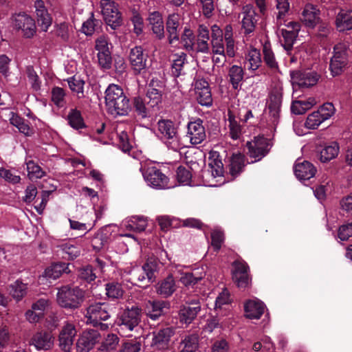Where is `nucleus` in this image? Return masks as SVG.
Returning a JSON list of instances; mask_svg holds the SVG:
<instances>
[{"label": "nucleus", "mask_w": 352, "mask_h": 352, "mask_svg": "<svg viewBox=\"0 0 352 352\" xmlns=\"http://www.w3.org/2000/svg\"><path fill=\"white\" fill-rule=\"evenodd\" d=\"M104 98L107 109L113 116H126L131 111L129 100L118 85L108 86Z\"/></svg>", "instance_id": "nucleus-1"}, {"label": "nucleus", "mask_w": 352, "mask_h": 352, "mask_svg": "<svg viewBox=\"0 0 352 352\" xmlns=\"http://www.w3.org/2000/svg\"><path fill=\"white\" fill-rule=\"evenodd\" d=\"M157 135L169 150L177 152L184 147L177 127L170 120L161 119L158 120Z\"/></svg>", "instance_id": "nucleus-2"}, {"label": "nucleus", "mask_w": 352, "mask_h": 352, "mask_svg": "<svg viewBox=\"0 0 352 352\" xmlns=\"http://www.w3.org/2000/svg\"><path fill=\"white\" fill-rule=\"evenodd\" d=\"M85 292L78 287L65 285L58 289L56 302L63 308L74 309L84 300Z\"/></svg>", "instance_id": "nucleus-3"}, {"label": "nucleus", "mask_w": 352, "mask_h": 352, "mask_svg": "<svg viewBox=\"0 0 352 352\" xmlns=\"http://www.w3.org/2000/svg\"><path fill=\"white\" fill-rule=\"evenodd\" d=\"M141 320V309L133 306L130 309H126L121 313L116 320L120 333L124 336H131L130 332L135 330Z\"/></svg>", "instance_id": "nucleus-4"}, {"label": "nucleus", "mask_w": 352, "mask_h": 352, "mask_svg": "<svg viewBox=\"0 0 352 352\" xmlns=\"http://www.w3.org/2000/svg\"><path fill=\"white\" fill-rule=\"evenodd\" d=\"M211 48L212 60L217 67H222L226 62L227 55L226 46L224 45L223 40V31L217 25L211 27Z\"/></svg>", "instance_id": "nucleus-5"}, {"label": "nucleus", "mask_w": 352, "mask_h": 352, "mask_svg": "<svg viewBox=\"0 0 352 352\" xmlns=\"http://www.w3.org/2000/svg\"><path fill=\"white\" fill-rule=\"evenodd\" d=\"M348 45L340 43L333 47V55L330 61V70L333 76L341 74L348 63Z\"/></svg>", "instance_id": "nucleus-6"}, {"label": "nucleus", "mask_w": 352, "mask_h": 352, "mask_svg": "<svg viewBox=\"0 0 352 352\" xmlns=\"http://www.w3.org/2000/svg\"><path fill=\"white\" fill-rule=\"evenodd\" d=\"M100 8L104 20L112 29L121 25V13L118 4L113 0H100Z\"/></svg>", "instance_id": "nucleus-7"}, {"label": "nucleus", "mask_w": 352, "mask_h": 352, "mask_svg": "<svg viewBox=\"0 0 352 352\" xmlns=\"http://www.w3.org/2000/svg\"><path fill=\"white\" fill-rule=\"evenodd\" d=\"M144 179L148 186L156 189H165L168 186V178L155 167H148L142 173Z\"/></svg>", "instance_id": "nucleus-8"}, {"label": "nucleus", "mask_w": 352, "mask_h": 352, "mask_svg": "<svg viewBox=\"0 0 352 352\" xmlns=\"http://www.w3.org/2000/svg\"><path fill=\"white\" fill-rule=\"evenodd\" d=\"M282 103V92L280 90L272 91L268 101V114L267 120L270 127L275 129L278 124L280 118V111Z\"/></svg>", "instance_id": "nucleus-9"}, {"label": "nucleus", "mask_w": 352, "mask_h": 352, "mask_svg": "<svg viewBox=\"0 0 352 352\" xmlns=\"http://www.w3.org/2000/svg\"><path fill=\"white\" fill-rule=\"evenodd\" d=\"M247 147L250 157L254 159L253 162H257L269 152L271 144L267 138L258 136L254 138L251 142H248Z\"/></svg>", "instance_id": "nucleus-10"}, {"label": "nucleus", "mask_w": 352, "mask_h": 352, "mask_svg": "<svg viewBox=\"0 0 352 352\" xmlns=\"http://www.w3.org/2000/svg\"><path fill=\"white\" fill-rule=\"evenodd\" d=\"M291 79L293 85V88L298 87H309L315 85L318 80L320 76L314 71H292L291 72Z\"/></svg>", "instance_id": "nucleus-11"}, {"label": "nucleus", "mask_w": 352, "mask_h": 352, "mask_svg": "<svg viewBox=\"0 0 352 352\" xmlns=\"http://www.w3.org/2000/svg\"><path fill=\"white\" fill-rule=\"evenodd\" d=\"M87 322L96 326L101 320H107L110 317L108 305L104 303H94L90 305L85 314Z\"/></svg>", "instance_id": "nucleus-12"}, {"label": "nucleus", "mask_w": 352, "mask_h": 352, "mask_svg": "<svg viewBox=\"0 0 352 352\" xmlns=\"http://www.w3.org/2000/svg\"><path fill=\"white\" fill-rule=\"evenodd\" d=\"M157 269V263L155 261H148L142 268L134 269L133 277L139 283H145L146 285L153 283L155 276V272Z\"/></svg>", "instance_id": "nucleus-13"}, {"label": "nucleus", "mask_w": 352, "mask_h": 352, "mask_svg": "<svg viewBox=\"0 0 352 352\" xmlns=\"http://www.w3.org/2000/svg\"><path fill=\"white\" fill-rule=\"evenodd\" d=\"M14 27L21 30L23 35L26 38H30L36 32V25L34 19L29 15L22 13L14 16Z\"/></svg>", "instance_id": "nucleus-14"}, {"label": "nucleus", "mask_w": 352, "mask_h": 352, "mask_svg": "<svg viewBox=\"0 0 352 352\" xmlns=\"http://www.w3.org/2000/svg\"><path fill=\"white\" fill-rule=\"evenodd\" d=\"M164 87V83L162 81L154 79L151 80L146 98L148 107L154 108L162 102Z\"/></svg>", "instance_id": "nucleus-15"}, {"label": "nucleus", "mask_w": 352, "mask_h": 352, "mask_svg": "<svg viewBox=\"0 0 352 352\" xmlns=\"http://www.w3.org/2000/svg\"><path fill=\"white\" fill-rule=\"evenodd\" d=\"M195 92L199 104L209 107L212 104V98L208 82L204 79L195 80Z\"/></svg>", "instance_id": "nucleus-16"}, {"label": "nucleus", "mask_w": 352, "mask_h": 352, "mask_svg": "<svg viewBox=\"0 0 352 352\" xmlns=\"http://www.w3.org/2000/svg\"><path fill=\"white\" fill-rule=\"evenodd\" d=\"M129 63L135 74H140L146 68L147 55L141 47H135L130 51Z\"/></svg>", "instance_id": "nucleus-17"}, {"label": "nucleus", "mask_w": 352, "mask_h": 352, "mask_svg": "<svg viewBox=\"0 0 352 352\" xmlns=\"http://www.w3.org/2000/svg\"><path fill=\"white\" fill-rule=\"evenodd\" d=\"M232 279L239 288L245 289L250 286L251 279L245 263L235 261L233 263Z\"/></svg>", "instance_id": "nucleus-18"}, {"label": "nucleus", "mask_w": 352, "mask_h": 352, "mask_svg": "<svg viewBox=\"0 0 352 352\" xmlns=\"http://www.w3.org/2000/svg\"><path fill=\"white\" fill-rule=\"evenodd\" d=\"M174 334L172 328L166 327L153 332L151 347L156 350L168 349L170 338Z\"/></svg>", "instance_id": "nucleus-19"}, {"label": "nucleus", "mask_w": 352, "mask_h": 352, "mask_svg": "<svg viewBox=\"0 0 352 352\" xmlns=\"http://www.w3.org/2000/svg\"><path fill=\"white\" fill-rule=\"evenodd\" d=\"M76 335V330L74 325L69 322H65L58 337L59 346L63 351L65 352L70 351Z\"/></svg>", "instance_id": "nucleus-20"}, {"label": "nucleus", "mask_w": 352, "mask_h": 352, "mask_svg": "<svg viewBox=\"0 0 352 352\" xmlns=\"http://www.w3.org/2000/svg\"><path fill=\"white\" fill-rule=\"evenodd\" d=\"M99 333L95 330L84 331L76 342V352H89L98 341Z\"/></svg>", "instance_id": "nucleus-21"}, {"label": "nucleus", "mask_w": 352, "mask_h": 352, "mask_svg": "<svg viewBox=\"0 0 352 352\" xmlns=\"http://www.w3.org/2000/svg\"><path fill=\"white\" fill-rule=\"evenodd\" d=\"M200 311L201 305L198 300L190 301L188 305H183L179 310L180 322L186 324H190Z\"/></svg>", "instance_id": "nucleus-22"}, {"label": "nucleus", "mask_w": 352, "mask_h": 352, "mask_svg": "<svg viewBox=\"0 0 352 352\" xmlns=\"http://www.w3.org/2000/svg\"><path fill=\"white\" fill-rule=\"evenodd\" d=\"M242 28L245 34H249L254 31L257 23L256 13L254 6L251 4L244 6L242 8Z\"/></svg>", "instance_id": "nucleus-23"}, {"label": "nucleus", "mask_w": 352, "mask_h": 352, "mask_svg": "<svg viewBox=\"0 0 352 352\" xmlns=\"http://www.w3.org/2000/svg\"><path fill=\"white\" fill-rule=\"evenodd\" d=\"M285 28L281 29L284 42L283 45L285 50L289 51L292 48L295 39L300 29V25L295 21H289L285 24Z\"/></svg>", "instance_id": "nucleus-24"}, {"label": "nucleus", "mask_w": 352, "mask_h": 352, "mask_svg": "<svg viewBox=\"0 0 352 352\" xmlns=\"http://www.w3.org/2000/svg\"><path fill=\"white\" fill-rule=\"evenodd\" d=\"M205 128L199 119L188 124L187 137L192 144H199L206 139Z\"/></svg>", "instance_id": "nucleus-25"}, {"label": "nucleus", "mask_w": 352, "mask_h": 352, "mask_svg": "<svg viewBox=\"0 0 352 352\" xmlns=\"http://www.w3.org/2000/svg\"><path fill=\"white\" fill-rule=\"evenodd\" d=\"M294 172L296 177L300 181L309 180L316 173V167L309 162L298 160L294 166Z\"/></svg>", "instance_id": "nucleus-26"}, {"label": "nucleus", "mask_w": 352, "mask_h": 352, "mask_svg": "<svg viewBox=\"0 0 352 352\" xmlns=\"http://www.w3.org/2000/svg\"><path fill=\"white\" fill-rule=\"evenodd\" d=\"M170 307L169 302L164 300H149L145 305V312L153 320H157Z\"/></svg>", "instance_id": "nucleus-27"}, {"label": "nucleus", "mask_w": 352, "mask_h": 352, "mask_svg": "<svg viewBox=\"0 0 352 352\" xmlns=\"http://www.w3.org/2000/svg\"><path fill=\"white\" fill-rule=\"evenodd\" d=\"M34 7L38 26L43 31H47L52 25V19L45 8L44 2L42 0H36L34 2Z\"/></svg>", "instance_id": "nucleus-28"}, {"label": "nucleus", "mask_w": 352, "mask_h": 352, "mask_svg": "<svg viewBox=\"0 0 352 352\" xmlns=\"http://www.w3.org/2000/svg\"><path fill=\"white\" fill-rule=\"evenodd\" d=\"M265 309L263 302L256 298L248 300L244 304L245 316L249 319H259Z\"/></svg>", "instance_id": "nucleus-29"}, {"label": "nucleus", "mask_w": 352, "mask_h": 352, "mask_svg": "<svg viewBox=\"0 0 352 352\" xmlns=\"http://www.w3.org/2000/svg\"><path fill=\"white\" fill-rule=\"evenodd\" d=\"M177 288L176 281L171 274L160 280L155 286L156 293L163 298L172 296Z\"/></svg>", "instance_id": "nucleus-30"}, {"label": "nucleus", "mask_w": 352, "mask_h": 352, "mask_svg": "<svg viewBox=\"0 0 352 352\" xmlns=\"http://www.w3.org/2000/svg\"><path fill=\"white\" fill-rule=\"evenodd\" d=\"M320 11L312 4L308 3L304 7L300 20L307 27L314 28L319 22Z\"/></svg>", "instance_id": "nucleus-31"}, {"label": "nucleus", "mask_w": 352, "mask_h": 352, "mask_svg": "<svg viewBox=\"0 0 352 352\" xmlns=\"http://www.w3.org/2000/svg\"><path fill=\"white\" fill-rule=\"evenodd\" d=\"M30 343L37 350H49L54 345V338L50 333L38 332L33 336Z\"/></svg>", "instance_id": "nucleus-32"}, {"label": "nucleus", "mask_w": 352, "mask_h": 352, "mask_svg": "<svg viewBox=\"0 0 352 352\" xmlns=\"http://www.w3.org/2000/svg\"><path fill=\"white\" fill-rule=\"evenodd\" d=\"M148 20L153 32L156 36L159 38H163L164 35V27L161 14L158 12H153L149 14Z\"/></svg>", "instance_id": "nucleus-33"}, {"label": "nucleus", "mask_w": 352, "mask_h": 352, "mask_svg": "<svg viewBox=\"0 0 352 352\" xmlns=\"http://www.w3.org/2000/svg\"><path fill=\"white\" fill-rule=\"evenodd\" d=\"M210 38L209 30L204 25L199 26L198 37L197 41V51L201 53H208L210 51L208 40Z\"/></svg>", "instance_id": "nucleus-34"}, {"label": "nucleus", "mask_w": 352, "mask_h": 352, "mask_svg": "<svg viewBox=\"0 0 352 352\" xmlns=\"http://www.w3.org/2000/svg\"><path fill=\"white\" fill-rule=\"evenodd\" d=\"M336 27L340 32L352 29V10H341L336 16Z\"/></svg>", "instance_id": "nucleus-35"}, {"label": "nucleus", "mask_w": 352, "mask_h": 352, "mask_svg": "<svg viewBox=\"0 0 352 352\" xmlns=\"http://www.w3.org/2000/svg\"><path fill=\"white\" fill-rule=\"evenodd\" d=\"M179 23V15L173 13L168 16L166 22V30L168 32V40L170 43H173L174 41L179 40V34L177 28Z\"/></svg>", "instance_id": "nucleus-36"}, {"label": "nucleus", "mask_w": 352, "mask_h": 352, "mask_svg": "<svg viewBox=\"0 0 352 352\" xmlns=\"http://www.w3.org/2000/svg\"><path fill=\"white\" fill-rule=\"evenodd\" d=\"M147 224V219L140 216L132 217L122 222V226L126 229L138 232L144 231Z\"/></svg>", "instance_id": "nucleus-37"}, {"label": "nucleus", "mask_w": 352, "mask_h": 352, "mask_svg": "<svg viewBox=\"0 0 352 352\" xmlns=\"http://www.w3.org/2000/svg\"><path fill=\"white\" fill-rule=\"evenodd\" d=\"M68 265L66 263H55L45 269L43 277L50 280H56L59 278L63 273L67 272Z\"/></svg>", "instance_id": "nucleus-38"}, {"label": "nucleus", "mask_w": 352, "mask_h": 352, "mask_svg": "<svg viewBox=\"0 0 352 352\" xmlns=\"http://www.w3.org/2000/svg\"><path fill=\"white\" fill-rule=\"evenodd\" d=\"M223 37L226 42L227 55L228 57L232 58L235 56L236 46L233 38V28L231 25H227L225 27L224 33H223Z\"/></svg>", "instance_id": "nucleus-39"}, {"label": "nucleus", "mask_w": 352, "mask_h": 352, "mask_svg": "<svg viewBox=\"0 0 352 352\" xmlns=\"http://www.w3.org/2000/svg\"><path fill=\"white\" fill-rule=\"evenodd\" d=\"M316 103L317 101L314 98H309L306 100H296L292 102L291 110L296 115L303 114Z\"/></svg>", "instance_id": "nucleus-40"}, {"label": "nucleus", "mask_w": 352, "mask_h": 352, "mask_svg": "<svg viewBox=\"0 0 352 352\" xmlns=\"http://www.w3.org/2000/svg\"><path fill=\"white\" fill-rule=\"evenodd\" d=\"M69 87L71 91L79 99L85 97L84 86L85 81L79 77L72 76L67 79Z\"/></svg>", "instance_id": "nucleus-41"}, {"label": "nucleus", "mask_w": 352, "mask_h": 352, "mask_svg": "<svg viewBox=\"0 0 352 352\" xmlns=\"http://www.w3.org/2000/svg\"><path fill=\"white\" fill-rule=\"evenodd\" d=\"M340 152V146L337 142H331L326 145L320 151L321 162H329L336 157Z\"/></svg>", "instance_id": "nucleus-42"}, {"label": "nucleus", "mask_w": 352, "mask_h": 352, "mask_svg": "<svg viewBox=\"0 0 352 352\" xmlns=\"http://www.w3.org/2000/svg\"><path fill=\"white\" fill-rule=\"evenodd\" d=\"M228 75L233 89H239L243 80L244 72L243 68L238 65H232L229 69Z\"/></svg>", "instance_id": "nucleus-43"}, {"label": "nucleus", "mask_w": 352, "mask_h": 352, "mask_svg": "<svg viewBox=\"0 0 352 352\" xmlns=\"http://www.w3.org/2000/svg\"><path fill=\"white\" fill-rule=\"evenodd\" d=\"M246 65L249 70H256L261 64V57L259 50L251 48L246 54Z\"/></svg>", "instance_id": "nucleus-44"}, {"label": "nucleus", "mask_w": 352, "mask_h": 352, "mask_svg": "<svg viewBox=\"0 0 352 352\" xmlns=\"http://www.w3.org/2000/svg\"><path fill=\"white\" fill-rule=\"evenodd\" d=\"M263 53L264 56V61L269 68L272 71L278 70V65L276 60L274 54L272 50L271 45L269 43H265L263 46Z\"/></svg>", "instance_id": "nucleus-45"}, {"label": "nucleus", "mask_w": 352, "mask_h": 352, "mask_svg": "<svg viewBox=\"0 0 352 352\" xmlns=\"http://www.w3.org/2000/svg\"><path fill=\"white\" fill-rule=\"evenodd\" d=\"M198 349V336L188 335L183 339L179 344L180 352H195Z\"/></svg>", "instance_id": "nucleus-46"}, {"label": "nucleus", "mask_w": 352, "mask_h": 352, "mask_svg": "<svg viewBox=\"0 0 352 352\" xmlns=\"http://www.w3.org/2000/svg\"><path fill=\"white\" fill-rule=\"evenodd\" d=\"M244 166V156L241 153L233 154L230 160V173L233 177H236Z\"/></svg>", "instance_id": "nucleus-47"}, {"label": "nucleus", "mask_w": 352, "mask_h": 352, "mask_svg": "<svg viewBox=\"0 0 352 352\" xmlns=\"http://www.w3.org/2000/svg\"><path fill=\"white\" fill-rule=\"evenodd\" d=\"M208 166L212 175L214 177H221L223 173V165L219 155L213 153L210 155L208 160Z\"/></svg>", "instance_id": "nucleus-48"}, {"label": "nucleus", "mask_w": 352, "mask_h": 352, "mask_svg": "<svg viewBox=\"0 0 352 352\" xmlns=\"http://www.w3.org/2000/svg\"><path fill=\"white\" fill-rule=\"evenodd\" d=\"M119 342V338L115 334H109L96 352H115Z\"/></svg>", "instance_id": "nucleus-49"}, {"label": "nucleus", "mask_w": 352, "mask_h": 352, "mask_svg": "<svg viewBox=\"0 0 352 352\" xmlns=\"http://www.w3.org/2000/svg\"><path fill=\"white\" fill-rule=\"evenodd\" d=\"M186 63V54L180 53L175 54L173 58L171 72L173 76L178 77L182 74L183 68Z\"/></svg>", "instance_id": "nucleus-50"}, {"label": "nucleus", "mask_w": 352, "mask_h": 352, "mask_svg": "<svg viewBox=\"0 0 352 352\" xmlns=\"http://www.w3.org/2000/svg\"><path fill=\"white\" fill-rule=\"evenodd\" d=\"M204 272L198 273L197 272L184 273L180 277V282L186 287L193 286L204 277Z\"/></svg>", "instance_id": "nucleus-51"}, {"label": "nucleus", "mask_w": 352, "mask_h": 352, "mask_svg": "<svg viewBox=\"0 0 352 352\" xmlns=\"http://www.w3.org/2000/svg\"><path fill=\"white\" fill-rule=\"evenodd\" d=\"M27 290V284L17 280L11 285L10 292L14 300L19 301L26 295Z\"/></svg>", "instance_id": "nucleus-52"}, {"label": "nucleus", "mask_w": 352, "mask_h": 352, "mask_svg": "<svg viewBox=\"0 0 352 352\" xmlns=\"http://www.w3.org/2000/svg\"><path fill=\"white\" fill-rule=\"evenodd\" d=\"M10 123L16 126L19 131L25 134L30 135L31 134V129L29 125L24 121V120L19 116L12 113V116L10 118Z\"/></svg>", "instance_id": "nucleus-53"}, {"label": "nucleus", "mask_w": 352, "mask_h": 352, "mask_svg": "<svg viewBox=\"0 0 352 352\" xmlns=\"http://www.w3.org/2000/svg\"><path fill=\"white\" fill-rule=\"evenodd\" d=\"M28 175L30 179H40L45 175V172L32 160L26 162Z\"/></svg>", "instance_id": "nucleus-54"}, {"label": "nucleus", "mask_w": 352, "mask_h": 352, "mask_svg": "<svg viewBox=\"0 0 352 352\" xmlns=\"http://www.w3.org/2000/svg\"><path fill=\"white\" fill-rule=\"evenodd\" d=\"M323 122H324V120L320 116V112L317 110L308 116L305 122V126L308 129H315Z\"/></svg>", "instance_id": "nucleus-55"}, {"label": "nucleus", "mask_w": 352, "mask_h": 352, "mask_svg": "<svg viewBox=\"0 0 352 352\" xmlns=\"http://www.w3.org/2000/svg\"><path fill=\"white\" fill-rule=\"evenodd\" d=\"M68 121L70 126L76 129H81L84 126V122L80 111L72 109L68 115Z\"/></svg>", "instance_id": "nucleus-56"}, {"label": "nucleus", "mask_w": 352, "mask_h": 352, "mask_svg": "<svg viewBox=\"0 0 352 352\" xmlns=\"http://www.w3.org/2000/svg\"><path fill=\"white\" fill-rule=\"evenodd\" d=\"M211 245L215 251H219L224 241L223 232L219 228L214 229L211 232Z\"/></svg>", "instance_id": "nucleus-57"}, {"label": "nucleus", "mask_w": 352, "mask_h": 352, "mask_svg": "<svg viewBox=\"0 0 352 352\" xmlns=\"http://www.w3.org/2000/svg\"><path fill=\"white\" fill-rule=\"evenodd\" d=\"M106 294L109 298H119L122 296L123 290L120 284L111 283L106 285Z\"/></svg>", "instance_id": "nucleus-58"}, {"label": "nucleus", "mask_w": 352, "mask_h": 352, "mask_svg": "<svg viewBox=\"0 0 352 352\" xmlns=\"http://www.w3.org/2000/svg\"><path fill=\"white\" fill-rule=\"evenodd\" d=\"M229 129H230V136L233 140H237L240 138L241 135V127L240 124L235 120L230 114H229Z\"/></svg>", "instance_id": "nucleus-59"}, {"label": "nucleus", "mask_w": 352, "mask_h": 352, "mask_svg": "<svg viewBox=\"0 0 352 352\" xmlns=\"http://www.w3.org/2000/svg\"><path fill=\"white\" fill-rule=\"evenodd\" d=\"M65 92L63 88L56 87L52 90V100L58 107H63L65 104Z\"/></svg>", "instance_id": "nucleus-60"}, {"label": "nucleus", "mask_w": 352, "mask_h": 352, "mask_svg": "<svg viewBox=\"0 0 352 352\" xmlns=\"http://www.w3.org/2000/svg\"><path fill=\"white\" fill-rule=\"evenodd\" d=\"M62 250L68 255V258L74 259L80 254L79 247L72 244L70 242H67L60 245Z\"/></svg>", "instance_id": "nucleus-61"}, {"label": "nucleus", "mask_w": 352, "mask_h": 352, "mask_svg": "<svg viewBox=\"0 0 352 352\" xmlns=\"http://www.w3.org/2000/svg\"><path fill=\"white\" fill-rule=\"evenodd\" d=\"M182 43L187 50H192L194 45V35L192 31L185 28L182 35Z\"/></svg>", "instance_id": "nucleus-62"}, {"label": "nucleus", "mask_w": 352, "mask_h": 352, "mask_svg": "<svg viewBox=\"0 0 352 352\" xmlns=\"http://www.w3.org/2000/svg\"><path fill=\"white\" fill-rule=\"evenodd\" d=\"M98 61L100 66L103 69H109L111 67L112 58L111 52H98Z\"/></svg>", "instance_id": "nucleus-63"}, {"label": "nucleus", "mask_w": 352, "mask_h": 352, "mask_svg": "<svg viewBox=\"0 0 352 352\" xmlns=\"http://www.w3.org/2000/svg\"><path fill=\"white\" fill-rule=\"evenodd\" d=\"M141 344L136 340H131L123 343L120 352H140Z\"/></svg>", "instance_id": "nucleus-64"}]
</instances>
